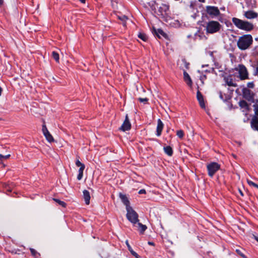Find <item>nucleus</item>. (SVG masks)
Segmentation results:
<instances>
[{"instance_id":"f257e3e1","label":"nucleus","mask_w":258,"mask_h":258,"mask_svg":"<svg viewBox=\"0 0 258 258\" xmlns=\"http://www.w3.org/2000/svg\"><path fill=\"white\" fill-rule=\"evenodd\" d=\"M126 210L127 219L133 224L134 226L138 228V230L141 234H143L147 229V227L139 222L138 213L132 207H128Z\"/></svg>"},{"instance_id":"f03ea898","label":"nucleus","mask_w":258,"mask_h":258,"mask_svg":"<svg viewBox=\"0 0 258 258\" xmlns=\"http://www.w3.org/2000/svg\"><path fill=\"white\" fill-rule=\"evenodd\" d=\"M253 43V38L250 34H244L240 36L237 41V46L241 50L249 49Z\"/></svg>"},{"instance_id":"7ed1b4c3","label":"nucleus","mask_w":258,"mask_h":258,"mask_svg":"<svg viewBox=\"0 0 258 258\" xmlns=\"http://www.w3.org/2000/svg\"><path fill=\"white\" fill-rule=\"evenodd\" d=\"M234 70L238 73V78L241 81L249 79V73L246 67L243 64H239Z\"/></svg>"},{"instance_id":"20e7f679","label":"nucleus","mask_w":258,"mask_h":258,"mask_svg":"<svg viewBox=\"0 0 258 258\" xmlns=\"http://www.w3.org/2000/svg\"><path fill=\"white\" fill-rule=\"evenodd\" d=\"M221 25L217 21L209 22L206 26V31L208 33L213 34L217 32L220 29Z\"/></svg>"},{"instance_id":"39448f33","label":"nucleus","mask_w":258,"mask_h":258,"mask_svg":"<svg viewBox=\"0 0 258 258\" xmlns=\"http://www.w3.org/2000/svg\"><path fill=\"white\" fill-rule=\"evenodd\" d=\"M207 168L208 172V175L212 177L215 173L220 169V165L217 162H211L207 164Z\"/></svg>"},{"instance_id":"423d86ee","label":"nucleus","mask_w":258,"mask_h":258,"mask_svg":"<svg viewBox=\"0 0 258 258\" xmlns=\"http://www.w3.org/2000/svg\"><path fill=\"white\" fill-rule=\"evenodd\" d=\"M158 15H160L163 18L167 19L170 17L169 7L166 4H162L158 8Z\"/></svg>"},{"instance_id":"0eeeda50","label":"nucleus","mask_w":258,"mask_h":258,"mask_svg":"<svg viewBox=\"0 0 258 258\" xmlns=\"http://www.w3.org/2000/svg\"><path fill=\"white\" fill-rule=\"evenodd\" d=\"M254 116L252 118L250 121L251 127L252 129L258 128V100L253 105Z\"/></svg>"},{"instance_id":"6e6552de","label":"nucleus","mask_w":258,"mask_h":258,"mask_svg":"<svg viewBox=\"0 0 258 258\" xmlns=\"http://www.w3.org/2000/svg\"><path fill=\"white\" fill-rule=\"evenodd\" d=\"M207 13L212 17H217L220 14V11L216 7L214 6H207L206 7Z\"/></svg>"},{"instance_id":"1a4fd4ad","label":"nucleus","mask_w":258,"mask_h":258,"mask_svg":"<svg viewBox=\"0 0 258 258\" xmlns=\"http://www.w3.org/2000/svg\"><path fill=\"white\" fill-rule=\"evenodd\" d=\"M224 80L225 84L229 87H236L237 86L235 79L231 75H228L227 76L224 77Z\"/></svg>"},{"instance_id":"9d476101","label":"nucleus","mask_w":258,"mask_h":258,"mask_svg":"<svg viewBox=\"0 0 258 258\" xmlns=\"http://www.w3.org/2000/svg\"><path fill=\"white\" fill-rule=\"evenodd\" d=\"M76 165L77 167H80V168L79 169V174L77 176V179L78 180H80L81 179H82L83 177V171L84 170L85 166L83 163H82L80 161L79 158L76 160Z\"/></svg>"},{"instance_id":"9b49d317","label":"nucleus","mask_w":258,"mask_h":258,"mask_svg":"<svg viewBox=\"0 0 258 258\" xmlns=\"http://www.w3.org/2000/svg\"><path fill=\"white\" fill-rule=\"evenodd\" d=\"M242 93L243 98L248 101L253 98V93L247 88H243L242 90Z\"/></svg>"},{"instance_id":"f8f14e48","label":"nucleus","mask_w":258,"mask_h":258,"mask_svg":"<svg viewBox=\"0 0 258 258\" xmlns=\"http://www.w3.org/2000/svg\"><path fill=\"white\" fill-rule=\"evenodd\" d=\"M42 130L43 134L44 136H45L47 141L49 143L53 142L54 141V139H53V137L52 136V135L50 134V133L48 131L47 127L45 124H43L42 125Z\"/></svg>"},{"instance_id":"ddd939ff","label":"nucleus","mask_w":258,"mask_h":258,"mask_svg":"<svg viewBox=\"0 0 258 258\" xmlns=\"http://www.w3.org/2000/svg\"><path fill=\"white\" fill-rule=\"evenodd\" d=\"M131 127V124L130 122L128 116L126 114L125 116V120H124V122H123L122 125L120 127V130L122 131H128L129 130H130Z\"/></svg>"},{"instance_id":"4468645a","label":"nucleus","mask_w":258,"mask_h":258,"mask_svg":"<svg viewBox=\"0 0 258 258\" xmlns=\"http://www.w3.org/2000/svg\"><path fill=\"white\" fill-rule=\"evenodd\" d=\"M244 16L248 19H252L257 18L258 14L253 11H247L244 12Z\"/></svg>"},{"instance_id":"2eb2a0df","label":"nucleus","mask_w":258,"mask_h":258,"mask_svg":"<svg viewBox=\"0 0 258 258\" xmlns=\"http://www.w3.org/2000/svg\"><path fill=\"white\" fill-rule=\"evenodd\" d=\"M232 22L237 28L242 30L243 26V20L234 17L232 19Z\"/></svg>"},{"instance_id":"dca6fc26","label":"nucleus","mask_w":258,"mask_h":258,"mask_svg":"<svg viewBox=\"0 0 258 258\" xmlns=\"http://www.w3.org/2000/svg\"><path fill=\"white\" fill-rule=\"evenodd\" d=\"M164 127V124L160 119L157 120V125L156 127V136L159 137L162 134V132Z\"/></svg>"},{"instance_id":"f3484780","label":"nucleus","mask_w":258,"mask_h":258,"mask_svg":"<svg viewBox=\"0 0 258 258\" xmlns=\"http://www.w3.org/2000/svg\"><path fill=\"white\" fill-rule=\"evenodd\" d=\"M254 26L252 23L246 21H243V28H242V30H244L247 32H249L252 30Z\"/></svg>"},{"instance_id":"a211bd4d","label":"nucleus","mask_w":258,"mask_h":258,"mask_svg":"<svg viewBox=\"0 0 258 258\" xmlns=\"http://www.w3.org/2000/svg\"><path fill=\"white\" fill-rule=\"evenodd\" d=\"M197 98L199 102L200 106L202 108H205V102H204V99L203 98V96L202 95V93L199 91H198V92H197Z\"/></svg>"},{"instance_id":"6ab92c4d","label":"nucleus","mask_w":258,"mask_h":258,"mask_svg":"<svg viewBox=\"0 0 258 258\" xmlns=\"http://www.w3.org/2000/svg\"><path fill=\"white\" fill-rule=\"evenodd\" d=\"M119 196L122 202L124 204V205H125L126 209H127L128 207H131L130 206V201H128L127 198L125 195H123L121 193H119Z\"/></svg>"},{"instance_id":"aec40b11","label":"nucleus","mask_w":258,"mask_h":258,"mask_svg":"<svg viewBox=\"0 0 258 258\" xmlns=\"http://www.w3.org/2000/svg\"><path fill=\"white\" fill-rule=\"evenodd\" d=\"M83 192V198L85 200V203L87 205H89L90 204V193L87 190H84Z\"/></svg>"},{"instance_id":"412c9836","label":"nucleus","mask_w":258,"mask_h":258,"mask_svg":"<svg viewBox=\"0 0 258 258\" xmlns=\"http://www.w3.org/2000/svg\"><path fill=\"white\" fill-rule=\"evenodd\" d=\"M163 150L164 152L169 156H171L173 154V150L172 148L169 146H165L164 147Z\"/></svg>"},{"instance_id":"4be33fe9","label":"nucleus","mask_w":258,"mask_h":258,"mask_svg":"<svg viewBox=\"0 0 258 258\" xmlns=\"http://www.w3.org/2000/svg\"><path fill=\"white\" fill-rule=\"evenodd\" d=\"M184 79L188 85H191L192 82L189 75L186 72H184Z\"/></svg>"},{"instance_id":"5701e85b","label":"nucleus","mask_w":258,"mask_h":258,"mask_svg":"<svg viewBox=\"0 0 258 258\" xmlns=\"http://www.w3.org/2000/svg\"><path fill=\"white\" fill-rule=\"evenodd\" d=\"M125 243L128 247V250H130V251L131 252V253L134 256H135L137 258H139V255L137 254V253H136L135 251H134L131 246H130V245L129 244V243H128V240H126L125 241Z\"/></svg>"},{"instance_id":"b1692460","label":"nucleus","mask_w":258,"mask_h":258,"mask_svg":"<svg viewBox=\"0 0 258 258\" xmlns=\"http://www.w3.org/2000/svg\"><path fill=\"white\" fill-rule=\"evenodd\" d=\"M251 67L254 69L253 75L257 76L258 75V61L254 62L251 64Z\"/></svg>"},{"instance_id":"393cba45","label":"nucleus","mask_w":258,"mask_h":258,"mask_svg":"<svg viewBox=\"0 0 258 258\" xmlns=\"http://www.w3.org/2000/svg\"><path fill=\"white\" fill-rule=\"evenodd\" d=\"M30 250L31 255L35 258H38L40 256V254L38 253L35 249L30 248Z\"/></svg>"},{"instance_id":"a878e982","label":"nucleus","mask_w":258,"mask_h":258,"mask_svg":"<svg viewBox=\"0 0 258 258\" xmlns=\"http://www.w3.org/2000/svg\"><path fill=\"white\" fill-rule=\"evenodd\" d=\"M138 37L144 41H147L148 38L146 34L143 33H139Z\"/></svg>"},{"instance_id":"bb28decb","label":"nucleus","mask_w":258,"mask_h":258,"mask_svg":"<svg viewBox=\"0 0 258 258\" xmlns=\"http://www.w3.org/2000/svg\"><path fill=\"white\" fill-rule=\"evenodd\" d=\"M156 35L160 37V35H162L163 37H165L166 36V34L164 32V31L161 29H159L155 32Z\"/></svg>"},{"instance_id":"cd10ccee","label":"nucleus","mask_w":258,"mask_h":258,"mask_svg":"<svg viewBox=\"0 0 258 258\" xmlns=\"http://www.w3.org/2000/svg\"><path fill=\"white\" fill-rule=\"evenodd\" d=\"M239 105L241 108H247L248 107L247 103L244 100L239 101Z\"/></svg>"},{"instance_id":"c85d7f7f","label":"nucleus","mask_w":258,"mask_h":258,"mask_svg":"<svg viewBox=\"0 0 258 258\" xmlns=\"http://www.w3.org/2000/svg\"><path fill=\"white\" fill-rule=\"evenodd\" d=\"M52 56L53 59L57 62H59V54L55 51H53L52 52Z\"/></svg>"},{"instance_id":"c756f323","label":"nucleus","mask_w":258,"mask_h":258,"mask_svg":"<svg viewBox=\"0 0 258 258\" xmlns=\"http://www.w3.org/2000/svg\"><path fill=\"white\" fill-rule=\"evenodd\" d=\"M117 18L118 19H119L120 21L123 22V26H125V21L127 19V18L125 15H122V16H118Z\"/></svg>"},{"instance_id":"7c9ffc66","label":"nucleus","mask_w":258,"mask_h":258,"mask_svg":"<svg viewBox=\"0 0 258 258\" xmlns=\"http://www.w3.org/2000/svg\"><path fill=\"white\" fill-rule=\"evenodd\" d=\"M53 200L57 203L59 205L61 206L62 207H66V203L64 202L56 199H53Z\"/></svg>"},{"instance_id":"2f4dec72","label":"nucleus","mask_w":258,"mask_h":258,"mask_svg":"<svg viewBox=\"0 0 258 258\" xmlns=\"http://www.w3.org/2000/svg\"><path fill=\"white\" fill-rule=\"evenodd\" d=\"M176 135L179 138L182 139L184 136V133L182 130H178Z\"/></svg>"},{"instance_id":"473e14b6","label":"nucleus","mask_w":258,"mask_h":258,"mask_svg":"<svg viewBox=\"0 0 258 258\" xmlns=\"http://www.w3.org/2000/svg\"><path fill=\"white\" fill-rule=\"evenodd\" d=\"M254 83L253 82H250L247 83V88L248 89H253L254 87Z\"/></svg>"},{"instance_id":"72a5a7b5","label":"nucleus","mask_w":258,"mask_h":258,"mask_svg":"<svg viewBox=\"0 0 258 258\" xmlns=\"http://www.w3.org/2000/svg\"><path fill=\"white\" fill-rule=\"evenodd\" d=\"M247 183L250 186H253L256 187V186L257 185V184L255 183L254 182H253V181H252L250 180L247 179Z\"/></svg>"},{"instance_id":"f704fd0d","label":"nucleus","mask_w":258,"mask_h":258,"mask_svg":"<svg viewBox=\"0 0 258 258\" xmlns=\"http://www.w3.org/2000/svg\"><path fill=\"white\" fill-rule=\"evenodd\" d=\"M138 100L141 102H143L144 103H146L148 101V99L147 98H139Z\"/></svg>"},{"instance_id":"c9c22d12","label":"nucleus","mask_w":258,"mask_h":258,"mask_svg":"<svg viewBox=\"0 0 258 258\" xmlns=\"http://www.w3.org/2000/svg\"><path fill=\"white\" fill-rule=\"evenodd\" d=\"M236 252L239 254L241 256H242L243 258H247L246 256L241 252V250L239 249H236Z\"/></svg>"},{"instance_id":"e433bc0d","label":"nucleus","mask_w":258,"mask_h":258,"mask_svg":"<svg viewBox=\"0 0 258 258\" xmlns=\"http://www.w3.org/2000/svg\"><path fill=\"white\" fill-rule=\"evenodd\" d=\"M10 157V155L8 154L6 156H4L2 154H0V159L3 160L4 159H8Z\"/></svg>"},{"instance_id":"4c0bfd02","label":"nucleus","mask_w":258,"mask_h":258,"mask_svg":"<svg viewBox=\"0 0 258 258\" xmlns=\"http://www.w3.org/2000/svg\"><path fill=\"white\" fill-rule=\"evenodd\" d=\"M253 53L255 55H258V45L255 46L253 49Z\"/></svg>"},{"instance_id":"58836bf2","label":"nucleus","mask_w":258,"mask_h":258,"mask_svg":"<svg viewBox=\"0 0 258 258\" xmlns=\"http://www.w3.org/2000/svg\"><path fill=\"white\" fill-rule=\"evenodd\" d=\"M146 193V190L144 189H142L139 191V194H145Z\"/></svg>"},{"instance_id":"ea45409f","label":"nucleus","mask_w":258,"mask_h":258,"mask_svg":"<svg viewBox=\"0 0 258 258\" xmlns=\"http://www.w3.org/2000/svg\"><path fill=\"white\" fill-rule=\"evenodd\" d=\"M220 98L223 100H225V99H224L222 93L221 92H220Z\"/></svg>"},{"instance_id":"a19ab883","label":"nucleus","mask_w":258,"mask_h":258,"mask_svg":"<svg viewBox=\"0 0 258 258\" xmlns=\"http://www.w3.org/2000/svg\"><path fill=\"white\" fill-rule=\"evenodd\" d=\"M148 244H149V245H154V243H153V242L149 241V242H148Z\"/></svg>"},{"instance_id":"79ce46f5","label":"nucleus","mask_w":258,"mask_h":258,"mask_svg":"<svg viewBox=\"0 0 258 258\" xmlns=\"http://www.w3.org/2000/svg\"><path fill=\"white\" fill-rule=\"evenodd\" d=\"M254 237V239L258 242V236H253Z\"/></svg>"},{"instance_id":"37998d69","label":"nucleus","mask_w":258,"mask_h":258,"mask_svg":"<svg viewBox=\"0 0 258 258\" xmlns=\"http://www.w3.org/2000/svg\"><path fill=\"white\" fill-rule=\"evenodd\" d=\"M4 1L3 0H0V5H2L3 4Z\"/></svg>"},{"instance_id":"c03bdc74","label":"nucleus","mask_w":258,"mask_h":258,"mask_svg":"<svg viewBox=\"0 0 258 258\" xmlns=\"http://www.w3.org/2000/svg\"><path fill=\"white\" fill-rule=\"evenodd\" d=\"M80 1L83 4H84L85 3V0H80Z\"/></svg>"},{"instance_id":"a18cd8bd","label":"nucleus","mask_w":258,"mask_h":258,"mask_svg":"<svg viewBox=\"0 0 258 258\" xmlns=\"http://www.w3.org/2000/svg\"><path fill=\"white\" fill-rule=\"evenodd\" d=\"M209 54L211 56H213V52H211V51H210L209 52Z\"/></svg>"},{"instance_id":"49530a36","label":"nucleus","mask_w":258,"mask_h":258,"mask_svg":"<svg viewBox=\"0 0 258 258\" xmlns=\"http://www.w3.org/2000/svg\"><path fill=\"white\" fill-rule=\"evenodd\" d=\"M200 2L204 3L205 2V0H199Z\"/></svg>"},{"instance_id":"de8ad7c7","label":"nucleus","mask_w":258,"mask_h":258,"mask_svg":"<svg viewBox=\"0 0 258 258\" xmlns=\"http://www.w3.org/2000/svg\"><path fill=\"white\" fill-rule=\"evenodd\" d=\"M2 88L0 87V96L2 94Z\"/></svg>"},{"instance_id":"09e8293b","label":"nucleus","mask_w":258,"mask_h":258,"mask_svg":"<svg viewBox=\"0 0 258 258\" xmlns=\"http://www.w3.org/2000/svg\"><path fill=\"white\" fill-rule=\"evenodd\" d=\"M253 130L258 131V127H257V129H253Z\"/></svg>"},{"instance_id":"8fccbe9b","label":"nucleus","mask_w":258,"mask_h":258,"mask_svg":"<svg viewBox=\"0 0 258 258\" xmlns=\"http://www.w3.org/2000/svg\"><path fill=\"white\" fill-rule=\"evenodd\" d=\"M256 188H257L258 189V184H257Z\"/></svg>"},{"instance_id":"3c124183","label":"nucleus","mask_w":258,"mask_h":258,"mask_svg":"<svg viewBox=\"0 0 258 258\" xmlns=\"http://www.w3.org/2000/svg\"><path fill=\"white\" fill-rule=\"evenodd\" d=\"M240 194H241V195H243V194H242V192H240Z\"/></svg>"}]
</instances>
